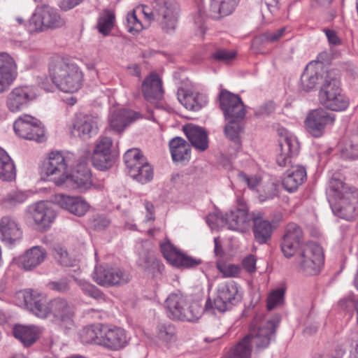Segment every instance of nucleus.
<instances>
[{"label": "nucleus", "instance_id": "44", "mask_svg": "<svg viewBox=\"0 0 358 358\" xmlns=\"http://www.w3.org/2000/svg\"><path fill=\"white\" fill-rule=\"evenodd\" d=\"M103 327L104 324L101 323L90 324L84 327L80 334L81 341L85 344L101 345Z\"/></svg>", "mask_w": 358, "mask_h": 358}, {"label": "nucleus", "instance_id": "55", "mask_svg": "<svg viewBox=\"0 0 358 358\" xmlns=\"http://www.w3.org/2000/svg\"><path fill=\"white\" fill-rule=\"evenodd\" d=\"M127 27L129 32H138L143 29V25L136 17L135 11L129 13L127 15Z\"/></svg>", "mask_w": 358, "mask_h": 358}, {"label": "nucleus", "instance_id": "31", "mask_svg": "<svg viewBox=\"0 0 358 358\" xmlns=\"http://www.w3.org/2000/svg\"><path fill=\"white\" fill-rule=\"evenodd\" d=\"M62 186L77 189L80 192H84L90 189L92 182L91 173L87 168L78 170L71 175L67 174Z\"/></svg>", "mask_w": 358, "mask_h": 358}, {"label": "nucleus", "instance_id": "46", "mask_svg": "<svg viewBox=\"0 0 358 358\" xmlns=\"http://www.w3.org/2000/svg\"><path fill=\"white\" fill-rule=\"evenodd\" d=\"M343 157L355 159H358V125L351 131L341 150Z\"/></svg>", "mask_w": 358, "mask_h": 358}, {"label": "nucleus", "instance_id": "64", "mask_svg": "<svg viewBox=\"0 0 358 358\" xmlns=\"http://www.w3.org/2000/svg\"><path fill=\"white\" fill-rule=\"evenodd\" d=\"M143 205L147 212L145 222L154 221L155 219L154 205L148 201H145Z\"/></svg>", "mask_w": 358, "mask_h": 358}, {"label": "nucleus", "instance_id": "61", "mask_svg": "<svg viewBox=\"0 0 358 358\" xmlns=\"http://www.w3.org/2000/svg\"><path fill=\"white\" fill-rule=\"evenodd\" d=\"M256 261L254 255H248L242 262L243 268L249 273H255L256 271Z\"/></svg>", "mask_w": 358, "mask_h": 358}, {"label": "nucleus", "instance_id": "21", "mask_svg": "<svg viewBox=\"0 0 358 358\" xmlns=\"http://www.w3.org/2000/svg\"><path fill=\"white\" fill-rule=\"evenodd\" d=\"M327 70L319 62H310L301 76V89L306 92H310L317 85H322Z\"/></svg>", "mask_w": 358, "mask_h": 358}, {"label": "nucleus", "instance_id": "12", "mask_svg": "<svg viewBox=\"0 0 358 358\" xmlns=\"http://www.w3.org/2000/svg\"><path fill=\"white\" fill-rule=\"evenodd\" d=\"M15 134L20 138L36 142L45 140L44 127L37 119L28 115L19 117L14 122Z\"/></svg>", "mask_w": 358, "mask_h": 358}, {"label": "nucleus", "instance_id": "50", "mask_svg": "<svg viewBox=\"0 0 358 358\" xmlns=\"http://www.w3.org/2000/svg\"><path fill=\"white\" fill-rule=\"evenodd\" d=\"M205 310L196 303H192L185 308L183 312V316L181 321L194 322L201 315L202 312Z\"/></svg>", "mask_w": 358, "mask_h": 358}, {"label": "nucleus", "instance_id": "45", "mask_svg": "<svg viewBox=\"0 0 358 358\" xmlns=\"http://www.w3.org/2000/svg\"><path fill=\"white\" fill-rule=\"evenodd\" d=\"M15 164L8 153L0 148V180L12 181L15 178Z\"/></svg>", "mask_w": 358, "mask_h": 358}, {"label": "nucleus", "instance_id": "8", "mask_svg": "<svg viewBox=\"0 0 358 358\" xmlns=\"http://www.w3.org/2000/svg\"><path fill=\"white\" fill-rule=\"evenodd\" d=\"M252 217L253 216L248 213V207L240 203L238 207L231 209L225 215H222L221 213L209 215L206 221L211 228H213L214 225H211L210 222L215 219L217 225L222 224L230 230L243 232L249 228Z\"/></svg>", "mask_w": 358, "mask_h": 358}, {"label": "nucleus", "instance_id": "23", "mask_svg": "<svg viewBox=\"0 0 358 358\" xmlns=\"http://www.w3.org/2000/svg\"><path fill=\"white\" fill-rule=\"evenodd\" d=\"M279 146L280 152L277 156L276 162L280 166L285 167L292 162V157L298 154L299 143L294 136L286 134L280 137Z\"/></svg>", "mask_w": 358, "mask_h": 358}, {"label": "nucleus", "instance_id": "28", "mask_svg": "<svg viewBox=\"0 0 358 358\" xmlns=\"http://www.w3.org/2000/svg\"><path fill=\"white\" fill-rule=\"evenodd\" d=\"M55 199L62 208L78 217L85 215L90 207L87 201L80 196L58 194Z\"/></svg>", "mask_w": 358, "mask_h": 358}, {"label": "nucleus", "instance_id": "27", "mask_svg": "<svg viewBox=\"0 0 358 358\" xmlns=\"http://www.w3.org/2000/svg\"><path fill=\"white\" fill-rule=\"evenodd\" d=\"M101 345L113 350H118L127 344L125 331L120 327L110 328L104 325Z\"/></svg>", "mask_w": 358, "mask_h": 358}, {"label": "nucleus", "instance_id": "33", "mask_svg": "<svg viewBox=\"0 0 358 358\" xmlns=\"http://www.w3.org/2000/svg\"><path fill=\"white\" fill-rule=\"evenodd\" d=\"M167 316L174 320H181L187 307L186 298L180 293H171L164 302Z\"/></svg>", "mask_w": 358, "mask_h": 358}, {"label": "nucleus", "instance_id": "29", "mask_svg": "<svg viewBox=\"0 0 358 358\" xmlns=\"http://www.w3.org/2000/svg\"><path fill=\"white\" fill-rule=\"evenodd\" d=\"M141 90L144 98L148 101L160 100L164 95L162 81L154 72L150 73L143 81Z\"/></svg>", "mask_w": 358, "mask_h": 358}, {"label": "nucleus", "instance_id": "58", "mask_svg": "<svg viewBox=\"0 0 358 358\" xmlns=\"http://www.w3.org/2000/svg\"><path fill=\"white\" fill-rule=\"evenodd\" d=\"M83 292L87 296L99 300L103 299V294L94 285L85 283L82 285Z\"/></svg>", "mask_w": 358, "mask_h": 358}, {"label": "nucleus", "instance_id": "59", "mask_svg": "<svg viewBox=\"0 0 358 358\" xmlns=\"http://www.w3.org/2000/svg\"><path fill=\"white\" fill-rule=\"evenodd\" d=\"M275 110V105L273 102H267L262 106H260L258 108H257L255 111V115L257 117H262L264 115H270Z\"/></svg>", "mask_w": 358, "mask_h": 358}, {"label": "nucleus", "instance_id": "54", "mask_svg": "<svg viewBox=\"0 0 358 358\" xmlns=\"http://www.w3.org/2000/svg\"><path fill=\"white\" fill-rule=\"evenodd\" d=\"M217 267L219 271L226 278L237 277L241 272V268L234 264H217Z\"/></svg>", "mask_w": 358, "mask_h": 358}, {"label": "nucleus", "instance_id": "41", "mask_svg": "<svg viewBox=\"0 0 358 358\" xmlns=\"http://www.w3.org/2000/svg\"><path fill=\"white\" fill-rule=\"evenodd\" d=\"M41 329L34 325H16L13 328V335L26 347L34 343L41 334Z\"/></svg>", "mask_w": 358, "mask_h": 358}, {"label": "nucleus", "instance_id": "10", "mask_svg": "<svg viewBox=\"0 0 358 358\" xmlns=\"http://www.w3.org/2000/svg\"><path fill=\"white\" fill-rule=\"evenodd\" d=\"M69 166V160L62 152H51L41 168L43 178L53 181L57 186H62L68 174Z\"/></svg>", "mask_w": 358, "mask_h": 358}, {"label": "nucleus", "instance_id": "49", "mask_svg": "<svg viewBox=\"0 0 358 358\" xmlns=\"http://www.w3.org/2000/svg\"><path fill=\"white\" fill-rule=\"evenodd\" d=\"M115 16L108 10L106 11L98 20L97 28L103 35H108L113 27Z\"/></svg>", "mask_w": 358, "mask_h": 358}, {"label": "nucleus", "instance_id": "20", "mask_svg": "<svg viewBox=\"0 0 358 358\" xmlns=\"http://www.w3.org/2000/svg\"><path fill=\"white\" fill-rule=\"evenodd\" d=\"M334 118L322 108L313 110L308 113L305 120L306 131L313 137H320L325 127L333 123Z\"/></svg>", "mask_w": 358, "mask_h": 358}, {"label": "nucleus", "instance_id": "1", "mask_svg": "<svg viewBox=\"0 0 358 358\" xmlns=\"http://www.w3.org/2000/svg\"><path fill=\"white\" fill-rule=\"evenodd\" d=\"M280 321V317L278 315L268 318L257 314L250 323L249 334L229 352L225 358H250L252 345L257 350L267 348L275 335Z\"/></svg>", "mask_w": 358, "mask_h": 358}, {"label": "nucleus", "instance_id": "6", "mask_svg": "<svg viewBox=\"0 0 358 358\" xmlns=\"http://www.w3.org/2000/svg\"><path fill=\"white\" fill-rule=\"evenodd\" d=\"M66 23L59 11L48 5L38 6L30 19L27 27L30 33L43 32L48 29H55L63 27Z\"/></svg>", "mask_w": 358, "mask_h": 358}, {"label": "nucleus", "instance_id": "13", "mask_svg": "<svg viewBox=\"0 0 358 358\" xmlns=\"http://www.w3.org/2000/svg\"><path fill=\"white\" fill-rule=\"evenodd\" d=\"M92 278L101 286H120L128 283L131 276L129 273L120 268L99 265L94 268Z\"/></svg>", "mask_w": 358, "mask_h": 358}, {"label": "nucleus", "instance_id": "53", "mask_svg": "<svg viewBox=\"0 0 358 358\" xmlns=\"http://www.w3.org/2000/svg\"><path fill=\"white\" fill-rule=\"evenodd\" d=\"M27 196L21 192H12L8 194L3 199V203L6 207H11L25 201Z\"/></svg>", "mask_w": 358, "mask_h": 358}, {"label": "nucleus", "instance_id": "3", "mask_svg": "<svg viewBox=\"0 0 358 358\" xmlns=\"http://www.w3.org/2000/svg\"><path fill=\"white\" fill-rule=\"evenodd\" d=\"M220 105L228 123L224 127L226 136L234 143V150L241 148L240 133L243 128L241 122L245 116V106L238 95L227 90H222L220 95Z\"/></svg>", "mask_w": 358, "mask_h": 358}, {"label": "nucleus", "instance_id": "48", "mask_svg": "<svg viewBox=\"0 0 358 358\" xmlns=\"http://www.w3.org/2000/svg\"><path fill=\"white\" fill-rule=\"evenodd\" d=\"M157 337L164 343H171L176 339V329L171 323H160L157 327Z\"/></svg>", "mask_w": 358, "mask_h": 358}, {"label": "nucleus", "instance_id": "47", "mask_svg": "<svg viewBox=\"0 0 358 358\" xmlns=\"http://www.w3.org/2000/svg\"><path fill=\"white\" fill-rule=\"evenodd\" d=\"M320 101L327 108L335 111L345 110L350 103L349 99L341 92Z\"/></svg>", "mask_w": 358, "mask_h": 358}, {"label": "nucleus", "instance_id": "42", "mask_svg": "<svg viewBox=\"0 0 358 358\" xmlns=\"http://www.w3.org/2000/svg\"><path fill=\"white\" fill-rule=\"evenodd\" d=\"M239 0H210L208 15L215 20L233 13Z\"/></svg>", "mask_w": 358, "mask_h": 358}, {"label": "nucleus", "instance_id": "25", "mask_svg": "<svg viewBox=\"0 0 358 358\" xmlns=\"http://www.w3.org/2000/svg\"><path fill=\"white\" fill-rule=\"evenodd\" d=\"M0 235L1 241L10 245L22 238V231L14 218L3 216L0 220Z\"/></svg>", "mask_w": 358, "mask_h": 358}, {"label": "nucleus", "instance_id": "62", "mask_svg": "<svg viewBox=\"0 0 358 358\" xmlns=\"http://www.w3.org/2000/svg\"><path fill=\"white\" fill-rule=\"evenodd\" d=\"M264 194H259L261 201L273 199L276 195V186L273 182H269L265 186Z\"/></svg>", "mask_w": 358, "mask_h": 358}, {"label": "nucleus", "instance_id": "63", "mask_svg": "<svg viewBox=\"0 0 358 358\" xmlns=\"http://www.w3.org/2000/svg\"><path fill=\"white\" fill-rule=\"evenodd\" d=\"M238 177L242 181L245 182L250 188L252 189L257 187L260 182V180L257 177H249L243 173H240L238 174Z\"/></svg>", "mask_w": 358, "mask_h": 358}, {"label": "nucleus", "instance_id": "16", "mask_svg": "<svg viewBox=\"0 0 358 358\" xmlns=\"http://www.w3.org/2000/svg\"><path fill=\"white\" fill-rule=\"evenodd\" d=\"M113 141L110 137L101 136L96 142L92 157V164L99 170L111 167L115 162L111 149Z\"/></svg>", "mask_w": 358, "mask_h": 358}, {"label": "nucleus", "instance_id": "35", "mask_svg": "<svg viewBox=\"0 0 358 358\" xmlns=\"http://www.w3.org/2000/svg\"><path fill=\"white\" fill-rule=\"evenodd\" d=\"M178 101L188 110H199L207 103L205 94L199 92H189L184 88H179L177 92Z\"/></svg>", "mask_w": 358, "mask_h": 358}, {"label": "nucleus", "instance_id": "43", "mask_svg": "<svg viewBox=\"0 0 358 358\" xmlns=\"http://www.w3.org/2000/svg\"><path fill=\"white\" fill-rule=\"evenodd\" d=\"M286 28L282 27L273 31H266L255 37L252 41V48L256 53L261 52L262 48L267 43H274L280 40L285 34Z\"/></svg>", "mask_w": 358, "mask_h": 358}, {"label": "nucleus", "instance_id": "17", "mask_svg": "<svg viewBox=\"0 0 358 358\" xmlns=\"http://www.w3.org/2000/svg\"><path fill=\"white\" fill-rule=\"evenodd\" d=\"M160 250L164 257L176 267L189 268L201 264V259L181 252L169 240L160 243Z\"/></svg>", "mask_w": 358, "mask_h": 358}, {"label": "nucleus", "instance_id": "7", "mask_svg": "<svg viewBox=\"0 0 358 358\" xmlns=\"http://www.w3.org/2000/svg\"><path fill=\"white\" fill-rule=\"evenodd\" d=\"M323 263V250L319 244L314 242L305 244L296 257L299 272L306 275L319 273Z\"/></svg>", "mask_w": 358, "mask_h": 358}, {"label": "nucleus", "instance_id": "19", "mask_svg": "<svg viewBox=\"0 0 358 358\" xmlns=\"http://www.w3.org/2000/svg\"><path fill=\"white\" fill-rule=\"evenodd\" d=\"M75 314V306L66 299L57 297L50 301V315L61 326L69 329L73 326Z\"/></svg>", "mask_w": 358, "mask_h": 358}, {"label": "nucleus", "instance_id": "36", "mask_svg": "<svg viewBox=\"0 0 358 358\" xmlns=\"http://www.w3.org/2000/svg\"><path fill=\"white\" fill-rule=\"evenodd\" d=\"M182 130L192 146L199 151L208 148V134L204 129L193 124L183 126Z\"/></svg>", "mask_w": 358, "mask_h": 358}, {"label": "nucleus", "instance_id": "11", "mask_svg": "<svg viewBox=\"0 0 358 358\" xmlns=\"http://www.w3.org/2000/svg\"><path fill=\"white\" fill-rule=\"evenodd\" d=\"M124 160L129 176L134 180L141 184L152 180L153 169L138 149L128 150L124 155Z\"/></svg>", "mask_w": 358, "mask_h": 358}, {"label": "nucleus", "instance_id": "37", "mask_svg": "<svg viewBox=\"0 0 358 358\" xmlns=\"http://www.w3.org/2000/svg\"><path fill=\"white\" fill-rule=\"evenodd\" d=\"M306 180V170L305 167L299 165L292 166L287 171L282 180L284 188L289 192L296 191Z\"/></svg>", "mask_w": 358, "mask_h": 358}, {"label": "nucleus", "instance_id": "18", "mask_svg": "<svg viewBox=\"0 0 358 358\" xmlns=\"http://www.w3.org/2000/svg\"><path fill=\"white\" fill-rule=\"evenodd\" d=\"M18 297L23 298L25 306L36 317L45 319L50 315V301L44 294L29 290L20 292Z\"/></svg>", "mask_w": 358, "mask_h": 358}, {"label": "nucleus", "instance_id": "32", "mask_svg": "<svg viewBox=\"0 0 358 358\" xmlns=\"http://www.w3.org/2000/svg\"><path fill=\"white\" fill-rule=\"evenodd\" d=\"M138 118V114L127 109L114 110L109 118L111 130L116 133L122 132L132 122Z\"/></svg>", "mask_w": 358, "mask_h": 358}, {"label": "nucleus", "instance_id": "52", "mask_svg": "<svg viewBox=\"0 0 358 358\" xmlns=\"http://www.w3.org/2000/svg\"><path fill=\"white\" fill-rule=\"evenodd\" d=\"M54 257L64 266H73L76 261L69 257L67 251L60 246L54 248Z\"/></svg>", "mask_w": 358, "mask_h": 358}, {"label": "nucleus", "instance_id": "14", "mask_svg": "<svg viewBox=\"0 0 358 358\" xmlns=\"http://www.w3.org/2000/svg\"><path fill=\"white\" fill-rule=\"evenodd\" d=\"M37 97L36 89L31 85L13 88L6 98V106L13 113L21 111Z\"/></svg>", "mask_w": 358, "mask_h": 358}, {"label": "nucleus", "instance_id": "26", "mask_svg": "<svg viewBox=\"0 0 358 358\" xmlns=\"http://www.w3.org/2000/svg\"><path fill=\"white\" fill-rule=\"evenodd\" d=\"M31 216L35 224L40 229L46 230L54 221L56 213L51 208L50 203L40 201L33 206Z\"/></svg>", "mask_w": 358, "mask_h": 358}, {"label": "nucleus", "instance_id": "60", "mask_svg": "<svg viewBox=\"0 0 358 358\" xmlns=\"http://www.w3.org/2000/svg\"><path fill=\"white\" fill-rule=\"evenodd\" d=\"M110 220L105 216H98L94 218L91 222V227L96 231L106 229L109 224Z\"/></svg>", "mask_w": 358, "mask_h": 358}, {"label": "nucleus", "instance_id": "30", "mask_svg": "<svg viewBox=\"0 0 358 358\" xmlns=\"http://www.w3.org/2000/svg\"><path fill=\"white\" fill-rule=\"evenodd\" d=\"M340 78L341 73L338 69H330L326 71L319 92L320 101L342 91Z\"/></svg>", "mask_w": 358, "mask_h": 358}, {"label": "nucleus", "instance_id": "9", "mask_svg": "<svg viewBox=\"0 0 358 358\" xmlns=\"http://www.w3.org/2000/svg\"><path fill=\"white\" fill-rule=\"evenodd\" d=\"M241 300L237 284L230 281L220 285L217 289V296L213 300L208 298L205 304V310L210 313L215 311L224 313Z\"/></svg>", "mask_w": 358, "mask_h": 358}, {"label": "nucleus", "instance_id": "34", "mask_svg": "<svg viewBox=\"0 0 358 358\" xmlns=\"http://www.w3.org/2000/svg\"><path fill=\"white\" fill-rule=\"evenodd\" d=\"M137 265L143 272L156 277L164 271V264L152 251H145L140 254Z\"/></svg>", "mask_w": 358, "mask_h": 358}, {"label": "nucleus", "instance_id": "39", "mask_svg": "<svg viewBox=\"0 0 358 358\" xmlns=\"http://www.w3.org/2000/svg\"><path fill=\"white\" fill-rule=\"evenodd\" d=\"M253 234L255 240L259 244L266 243L271 238L273 227L269 221L259 216H253Z\"/></svg>", "mask_w": 358, "mask_h": 358}, {"label": "nucleus", "instance_id": "40", "mask_svg": "<svg viewBox=\"0 0 358 358\" xmlns=\"http://www.w3.org/2000/svg\"><path fill=\"white\" fill-rule=\"evenodd\" d=\"M171 157L175 162H188L190 159L191 148L182 138L176 136L169 141Z\"/></svg>", "mask_w": 358, "mask_h": 358}, {"label": "nucleus", "instance_id": "5", "mask_svg": "<svg viewBox=\"0 0 358 358\" xmlns=\"http://www.w3.org/2000/svg\"><path fill=\"white\" fill-rule=\"evenodd\" d=\"M143 13L145 17L151 21L156 20L165 32L175 29L179 6L172 0H155L152 3V8L145 6Z\"/></svg>", "mask_w": 358, "mask_h": 358}, {"label": "nucleus", "instance_id": "4", "mask_svg": "<svg viewBox=\"0 0 358 358\" xmlns=\"http://www.w3.org/2000/svg\"><path fill=\"white\" fill-rule=\"evenodd\" d=\"M49 75L57 87L66 93L78 92L83 84V72L67 59H53L49 64Z\"/></svg>", "mask_w": 358, "mask_h": 358}, {"label": "nucleus", "instance_id": "2", "mask_svg": "<svg viewBox=\"0 0 358 358\" xmlns=\"http://www.w3.org/2000/svg\"><path fill=\"white\" fill-rule=\"evenodd\" d=\"M329 193L335 215L350 220L358 214V189L345 183L339 174L334 173L331 178Z\"/></svg>", "mask_w": 358, "mask_h": 358}, {"label": "nucleus", "instance_id": "22", "mask_svg": "<svg viewBox=\"0 0 358 358\" xmlns=\"http://www.w3.org/2000/svg\"><path fill=\"white\" fill-rule=\"evenodd\" d=\"M17 76V65L6 52H0V94L8 89Z\"/></svg>", "mask_w": 358, "mask_h": 358}, {"label": "nucleus", "instance_id": "24", "mask_svg": "<svg viewBox=\"0 0 358 358\" xmlns=\"http://www.w3.org/2000/svg\"><path fill=\"white\" fill-rule=\"evenodd\" d=\"M98 122L92 116L84 115L76 117L71 134L83 140H87L98 133Z\"/></svg>", "mask_w": 358, "mask_h": 358}, {"label": "nucleus", "instance_id": "38", "mask_svg": "<svg viewBox=\"0 0 358 358\" xmlns=\"http://www.w3.org/2000/svg\"><path fill=\"white\" fill-rule=\"evenodd\" d=\"M47 252L40 246H34L20 257V264L24 270H31L41 264L45 259Z\"/></svg>", "mask_w": 358, "mask_h": 358}, {"label": "nucleus", "instance_id": "51", "mask_svg": "<svg viewBox=\"0 0 358 358\" xmlns=\"http://www.w3.org/2000/svg\"><path fill=\"white\" fill-rule=\"evenodd\" d=\"M285 289L278 288L272 291L267 299V309L271 310L283 304Z\"/></svg>", "mask_w": 358, "mask_h": 358}, {"label": "nucleus", "instance_id": "57", "mask_svg": "<svg viewBox=\"0 0 358 358\" xmlns=\"http://www.w3.org/2000/svg\"><path fill=\"white\" fill-rule=\"evenodd\" d=\"M47 287L50 289L59 293L66 292L70 289L69 281L66 279H60L57 281L49 282Z\"/></svg>", "mask_w": 358, "mask_h": 358}, {"label": "nucleus", "instance_id": "56", "mask_svg": "<svg viewBox=\"0 0 358 358\" xmlns=\"http://www.w3.org/2000/svg\"><path fill=\"white\" fill-rule=\"evenodd\" d=\"M236 57V52L226 49H218L213 54V57L219 62H229Z\"/></svg>", "mask_w": 358, "mask_h": 358}, {"label": "nucleus", "instance_id": "15", "mask_svg": "<svg viewBox=\"0 0 358 358\" xmlns=\"http://www.w3.org/2000/svg\"><path fill=\"white\" fill-rule=\"evenodd\" d=\"M303 245V232L300 226L295 223H289L285 229L280 247L284 255L289 258L298 249H302Z\"/></svg>", "mask_w": 358, "mask_h": 358}]
</instances>
